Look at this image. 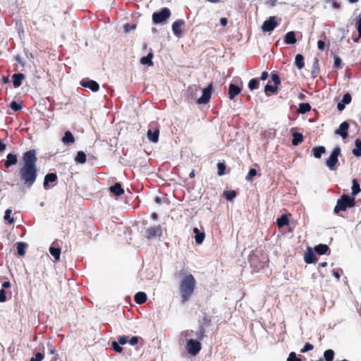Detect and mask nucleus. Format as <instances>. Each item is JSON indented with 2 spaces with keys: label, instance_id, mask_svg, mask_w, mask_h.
Listing matches in <instances>:
<instances>
[{
  "label": "nucleus",
  "instance_id": "obj_8",
  "mask_svg": "<svg viewBox=\"0 0 361 361\" xmlns=\"http://www.w3.org/2000/svg\"><path fill=\"white\" fill-rule=\"evenodd\" d=\"M249 262L251 267L255 271H259L260 270L263 269L267 265V262L261 261L259 257L256 255H251L249 258Z\"/></svg>",
  "mask_w": 361,
  "mask_h": 361
},
{
  "label": "nucleus",
  "instance_id": "obj_14",
  "mask_svg": "<svg viewBox=\"0 0 361 361\" xmlns=\"http://www.w3.org/2000/svg\"><path fill=\"white\" fill-rule=\"evenodd\" d=\"M348 123L347 121H344L340 124L338 129L336 130L335 134L341 135L343 139H345L348 136Z\"/></svg>",
  "mask_w": 361,
  "mask_h": 361
},
{
  "label": "nucleus",
  "instance_id": "obj_25",
  "mask_svg": "<svg viewBox=\"0 0 361 361\" xmlns=\"http://www.w3.org/2000/svg\"><path fill=\"white\" fill-rule=\"evenodd\" d=\"M193 233L195 234V243L198 245L202 243V242L205 238L204 233L200 232L197 228H193Z\"/></svg>",
  "mask_w": 361,
  "mask_h": 361
},
{
  "label": "nucleus",
  "instance_id": "obj_9",
  "mask_svg": "<svg viewBox=\"0 0 361 361\" xmlns=\"http://www.w3.org/2000/svg\"><path fill=\"white\" fill-rule=\"evenodd\" d=\"M163 231L161 225H157L147 228L145 230V237L147 239H152L156 237L162 236Z\"/></svg>",
  "mask_w": 361,
  "mask_h": 361
},
{
  "label": "nucleus",
  "instance_id": "obj_20",
  "mask_svg": "<svg viewBox=\"0 0 361 361\" xmlns=\"http://www.w3.org/2000/svg\"><path fill=\"white\" fill-rule=\"evenodd\" d=\"M25 79L23 73H15L12 75V82L15 87H18L22 85L23 80Z\"/></svg>",
  "mask_w": 361,
  "mask_h": 361
},
{
  "label": "nucleus",
  "instance_id": "obj_6",
  "mask_svg": "<svg viewBox=\"0 0 361 361\" xmlns=\"http://www.w3.org/2000/svg\"><path fill=\"white\" fill-rule=\"evenodd\" d=\"M171 16V11L168 8H163L160 11L152 14L154 23L159 24L166 21Z\"/></svg>",
  "mask_w": 361,
  "mask_h": 361
},
{
  "label": "nucleus",
  "instance_id": "obj_18",
  "mask_svg": "<svg viewBox=\"0 0 361 361\" xmlns=\"http://www.w3.org/2000/svg\"><path fill=\"white\" fill-rule=\"evenodd\" d=\"M18 163V157L16 154H8L6 156V160L4 162V166L6 169H9L11 166L16 165Z\"/></svg>",
  "mask_w": 361,
  "mask_h": 361
},
{
  "label": "nucleus",
  "instance_id": "obj_11",
  "mask_svg": "<svg viewBox=\"0 0 361 361\" xmlns=\"http://www.w3.org/2000/svg\"><path fill=\"white\" fill-rule=\"evenodd\" d=\"M278 23L276 21L274 16L270 17L267 20H265L262 25V30L264 32H271L277 26Z\"/></svg>",
  "mask_w": 361,
  "mask_h": 361
},
{
  "label": "nucleus",
  "instance_id": "obj_46",
  "mask_svg": "<svg viewBox=\"0 0 361 361\" xmlns=\"http://www.w3.org/2000/svg\"><path fill=\"white\" fill-rule=\"evenodd\" d=\"M195 333L193 330H185L182 333V335L185 336L187 340L189 338H192V337L195 336Z\"/></svg>",
  "mask_w": 361,
  "mask_h": 361
},
{
  "label": "nucleus",
  "instance_id": "obj_57",
  "mask_svg": "<svg viewBox=\"0 0 361 361\" xmlns=\"http://www.w3.org/2000/svg\"><path fill=\"white\" fill-rule=\"evenodd\" d=\"M341 64V59L339 56L334 57V66L335 67H339Z\"/></svg>",
  "mask_w": 361,
  "mask_h": 361
},
{
  "label": "nucleus",
  "instance_id": "obj_10",
  "mask_svg": "<svg viewBox=\"0 0 361 361\" xmlns=\"http://www.w3.org/2000/svg\"><path fill=\"white\" fill-rule=\"evenodd\" d=\"M213 90V83L210 82L207 87L203 89L202 96L197 99V103L200 104H207L212 96V91Z\"/></svg>",
  "mask_w": 361,
  "mask_h": 361
},
{
  "label": "nucleus",
  "instance_id": "obj_24",
  "mask_svg": "<svg viewBox=\"0 0 361 361\" xmlns=\"http://www.w3.org/2000/svg\"><path fill=\"white\" fill-rule=\"evenodd\" d=\"M304 259L307 264H312L317 262V257L311 250H309L305 253Z\"/></svg>",
  "mask_w": 361,
  "mask_h": 361
},
{
  "label": "nucleus",
  "instance_id": "obj_5",
  "mask_svg": "<svg viewBox=\"0 0 361 361\" xmlns=\"http://www.w3.org/2000/svg\"><path fill=\"white\" fill-rule=\"evenodd\" d=\"M200 341L201 340H198L197 338L196 340H194L193 338H189L187 340L185 348L190 355L195 356L199 353L202 348Z\"/></svg>",
  "mask_w": 361,
  "mask_h": 361
},
{
  "label": "nucleus",
  "instance_id": "obj_2",
  "mask_svg": "<svg viewBox=\"0 0 361 361\" xmlns=\"http://www.w3.org/2000/svg\"><path fill=\"white\" fill-rule=\"evenodd\" d=\"M196 286V281L192 274L185 275L180 283V293L182 302L189 300L193 294Z\"/></svg>",
  "mask_w": 361,
  "mask_h": 361
},
{
  "label": "nucleus",
  "instance_id": "obj_62",
  "mask_svg": "<svg viewBox=\"0 0 361 361\" xmlns=\"http://www.w3.org/2000/svg\"><path fill=\"white\" fill-rule=\"evenodd\" d=\"M10 287H11V283L8 281H4L2 283V289L5 290L6 288H8Z\"/></svg>",
  "mask_w": 361,
  "mask_h": 361
},
{
  "label": "nucleus",
  "instance_id": "obj_15",
  "mask_svg": "<svg viewBox=\"0 0 361 361\" xmlns=\"http://www.w3.org/2000/svg\"><path fill=\"white\" fill-rule=\"evenodd\" d=\"M240 92H241V88L240 87H238V85H236L233 83H231L229 85L228 92L229 99H231V100L234 99V98L238 94H239L240 93Z\"/></svg>",
  "mask_w": 361,
  "mask_h": 361
},
{
  "label": "nucleus",
  "instance_id": "obj_51",
  "mask_svg": "<svg viewBox=\"0 0 361 361\" xmlns=\"http://www.w3.org/2000/svg\"><path fill=\"white\" fill-rule=\"evenodd\" d=\"M121 344L118 342L114 341L112 343L113 350L116 353H121L123 351V348L120 346Z\"/></svg>",
  "mask_w": 361,
  "mask_h": 361
},
{
  "label": "nucleus",
  "instance_id": "obj_16",
  "mask_svg": "<svg viewBox=\"0 0 361 361\" xmlns=\"http://www.w3.org/2000/svg\"><path fill=\"white\" fill-rule=\"evenodd\" d=\"M57 179H58V177L56 173H47L44 176V183H43V186H44V189L45 190L49 189V184L50 183L56 182Z\"/></svg>",
  "mask_w": 361,
  "mask_h": 361
},
{
  "label": "nucleus",
  "instance_id": "obj_64",
  "mask_svg": "<svg viewBox=\"0 0 361 361\" xmlns=\"http://www.w3.org/2000/svg\"><path fill=\"white\" fill-rule=\"evenodd\" d=\"M333 275L336 279L338 280L340 279V274L338 271L333 270Z\"/></svg>",
  "mask_w": 361,
  "mask_h": 361
},
{
  "label": "nucleus",
  "instance_id": "obj_22",
  "mask_svg": "<svg viewBox=\"0 0 361 361\" xmlns=\"http://www.w3.org/2000/svg\"><path fill=\"white\" fill-rule=\"evenodd\" d=\"M296 41L295 33L293 31H290L286 34L284 42L286 44H294Z\"/></svg>",
  "mask_w": 361,
  "mask_h": 361
},
{
  "label": "nucleus",
  "instance_id": "obj_17",
  "mask_svg": "<svg viewBox=\"0 0 361 361\" xmlns=\"http://www.w3.org/2000/svg\"><path fill=\"white\" fill-rule=\"evenodd\" d=\"M185 24V22L183 20L180 19L175 21L172 25V30L173 32V34L177 36L180 37L182 33L181 27Z\"/></svg>",
  "mask_w": 361,
  "mask_h": 361
},
{
  "label": "nucleus",
  "instance_id": "obj_50",
  "mask_svg": "<svg viewBox=\"0 0 361 361\" xmlns=\"http://www.w3.org/2000/svg\"><path fill=\"white\" fill-rule=\"evenodd\" d=\"M314 349V345L310 343H306L303 347V348H302L300 350V352L304 353H306V352H308V351H310Z\"/></svg>",
  "mask_w": 361,
  "mask_h": 361
},
{
  "label": "nucleus",
  "instance_id": "obj_7",
  "mask_svg": "<svg viewBox=\"0 0 361 361\" xmlns=\"http://www.w3.org/2000/svg\"><path fill=\"white\" fill-rule=\"evenodd\" d=\"M211 319L204 316L202 318V324L199 326L198 330L195 333L196 338L198 340H203L206 337V330L204 326H209L211 324Z\"/></svg>",
  "mask_w": 361,
  "mask_h": 361
},
{
  "label": "nucleus",
  "instance_id": "obj_61",
  "mask_svg": "<svg viewBox=\"0 0 361 361\" xmlns=\"http://www.w3.org/2000/svg\"><path fill=\"white\" fill-rule=\"evenodd\" d=\"M268 77H269L268 72L264 71V72H262V73L261 75L260 79L262 80H266L268 78Z\"/></svg>",
  "mask_w": 361,
  "mask_h": 361
},
{
  "label": "nucleus",
  "instance_id": "obj_43",
  "mask_svg": "<svg viewBox=\"0 0 361 361\" xmlns=\"http://www.w3.org/2000/svg\"><path fill=\"white\" fill-rule=\"evenodd\" d=\"M10 108L14 111H18L22 109V102L18 103L16 101H12L10 104Z\"/></svg>",
  "mask_w": 361,
  "mask_h": 361
},
{
  "label": "nucleus",
  "instance_id": "obj_55",
  "mask_svg": "<svg viewBox=\"0 0 361 361\" xmlns=\"http://www.w3.org/2000/svg\"><path fill=\"white\" fill-rule=\"evenodd\" d=\"M6 291L4 289H1L0 290V302H4L6 301Z\"/></svg>",
  "mask_w": 361,
  "mask_h": 361
},
{
  "label": "nucleus",
  "instance_id": "obj_54",
  "mask_svg": "<svg viewBox=\"0 0 361 361\" xmlns=\"http://www.w3.org/2000/svg\"><path fill=\"white\" fill-rule=\"evenodd\" d=\"M118 342L121 345H125L128 342V336H122L118 338Z\"/></svg>",
  "mask_w": 361,
  "mask_h": 361
},
{
  "label": "nucleus",
  "instance_id": "obj_58",
  "mask_svg": "<svg viewBox=\"0 0 361 361\" xmlns=\"http://www.w3.org/2000/svg\"><path fill=\"white\" fill-rule=\"evenodd\" d=\"M324 47H325V42L322 40H319L317 42V47L319 50H324Z\"/></svg>",
  "mask_w": 361,
  "mask_h": 361
},
{
  "label": "nucleus",
  "instance_id": "obj_36",
  "mask_svg": "<svg viewBox=\"0 0 361 361\" xmlns=\"http://www.w3.org/2000/svg\"><path fill=\"white\" fill-rule=\"evenodd\" d=\"M353 185H352V195L353 196H355L357 195L360 192V184L359 183L357 182V180L354 178L353 179Z\"/></svg>",
  "mask_w": 361,
  "mask_h": 361
},
{
  "label": "nucleus",
  "instance_id": "obj_32",
  "mask_svg": "<svg viewBox=\"0 0 361 361\" xmlns=\"http://www.w3.org/2000/svg\"><path fill=\"white\" fill-rule=\"evenodd\" d=\"M335 353L333 350L329 349L324 351V357L325 361H333L334 359ZM312 361H323L322 359L319 360H312Z\"/></svg>",
  "mask_w": 361,
  "mask_h": 361
},
{
  "label": "nucleus",
  "instance_id": "obj_53",
  "mask_svg": "<svg viewBox=\"0 0 361 361\" xmlns=\"http://www.w3.org/2000/svg\"><path fill=\"white\" fill-rule=\"evenodd\" d=\"M351 95L349 93H346L343 95L342 102L345 104H348L351 102Z\"/></svg>",
  "mask_w": 361,
  "mask_h": 361
},
{
  "label": "nucleus",
  "instance_id": "obj_41",
  "mask_svg": "<svg viewBox=\"0 0 361 361\" xmlns=\"http://www.w3.org/2000/svg\"><path fill=\"white\" fill-rule=\"evenodd\" d=\"M259 87V79L253 78L250 80L248 82V88L250 90H254Z\"/></svg>",
  "mask_w": 361,
  "mask_h": 361
},
{
  "label": "nucleus",
  "instance_id": "obj_12",
  "mask_svg": "<svg viewBox=\"0 0 361 361\" xmlns=\"http://www.w3.org/2000/svg\"><path fill=\"white\" fill-rule=\"evenodd\" d=\"M159 129L157 124H154V128L152 129V126H151V128H149L147 131V137L148 139L154 143H157L159 141Z\"/></svg>",
  "mask_w": 361,
  "mask_h": 361
},
{
  "label": "nucleus",
  "instance_id": "obj_56",
  "mask_svg": "<svg viewBox=\"0 0 361 361\" xmlns=\"http://www.w3.org/2000/svg\"><path fill=\"white\" fill-rule=\"evenodd\" d=\"M139 338L138 336H133L130 341H128L129 343L131 345H135L138 343Z\"/></svg>",
  "mask_w": 361,
  "mask_h": 361
},
{
  "label": "nucleus",
  "instance_id": "obj_1",
  "mask_svg": "<svg viewBox=\"0 0 361 361\" xmlns=\"http://www.w3.org/2000/svg\"><path fill=\"white\" fill-rule=\"evenodd\" d=\"M37 157L35 149H30L24 152L21 157V164L17 171L20 183L30 188L35 184L38 176Z\"/></svg>",
  "mask_w": 361,
  "mask_h": 361
},
{
  "label": "nucleus",
  "instance_id": "obj_52",
  "mask_svg": "<svg viewBox=\"0 0 361 361\" xmlns=\"http://www.w3.org/2000/svg\"><path fill=\"white\" fill-rule=\"evenodd\" d=\"M44 358V355L42 353H37L35 355L30 358V361H42Z\"/></svg>",
  "mask_w": 361,
  "mask_h": 361
},
{
  "label": "nucleus",
  "instance_id": "obj_48",
  "mask_svg": "<svg viewBox=\"0 0 361 361\" xmlns=\"http://www.w3.org/2000/svg\"><path fill=\"white\" fill-rule=\"evenodd\" d=\"M257 175V171L255 169H250L247 176L246 180L247 181H252L253 179V177Z\"/></svg>",
  "mask_w": 361,
  "mask_h": 361
},
{
  "label": "nucleus",
  "instance_id": "obj_29",
  "mask_svg": "<svg viewBox=\"0 0 361 361\" xmlns=\"http://www.w3.org/2000/svg\"><path fill=\"white\" fill-rule=\"evenodd\" d=\"M319 73V60L317 58H314L312 67V77L316 78Z\"/></svg>",
  "mask_w": 361,
  "mask_h": 361
},
{
  "label": "nucleus",
  "instance_id": "obj_42",
  "mask_svg": "<svg viewBox=\"0 0 361 361\" xmlns=\"http://www.w3.org/2000/svg\"><path fill=\"white\" fill-rule=\"evenodd\" d=\"M278 87L275 85H266L264 87V92L267 95H269V92L276 93L278 90Z\"/></svg>",
  "mask_w": 361,
  "mask_h": 361
},
{
  "label": "nucleus",
  "instance_id": "obj_37",
  "mask_svg": "<svg viewBox=\"0 0 361 361\" xmlns=\"http://www.w3.org/2000/svg\"><path fill=\"white\" fill-rule=\"evenodd\" d=\"M311 110V106L309 103H301L299 104L298 112L305 114Z\"/></svg>",
  "mask_w": 361,
  "mask_h": 361
},
{
  "label": "nucleus",
  "instance_id": "obj_23",
  "mask_svg": "<svg viewBox=\"0 0 361 361\" xmlns=\"http://www.w3.org/2000/svg\"><path fill=\"white\" fill-rule=\"evenodd\" d=\"M147 296L144 292H138L134 296V300L137 304L141 305L147 301Z\"/></svg>",
  "mask_w": 361,
  "mask_h": 361
},
{
  "label": "nucleus",
  "instance_id": "obj_30",
  "mask_svg": "<svg viewBox=\"0 0 361 361\" xmlns=\"http://www.w3.org/2000/svg\"><path fill=\"white\" fill-rule=\"evenodd\" d=\"M292 145L294 146L298 145L303 141V135L300 133L295 132L292 135Z\"/></svg>",
  "mask_w": 361,
  "mask_h": 361
},
{
  "label": "nucleus",
  "instance_id": "obj_21",
  "mask_svg": "<svg viewBox=\"0 0 361 361\" xmlns=\"http://www.w3.org/2000/svg\"><path fill=\"white\" fill-rule=\"evenodd\" d=\"M110 192L115 196H121L124 193V190L120 183H116L109 188Z\"/></svg>",
  "mask_w": 361,
  "mask_h": 361
},
{
  "label": "nucleus",
  "instance_id": "obj_45",
  "mask_svg": "<svg viewBox=\"0 0 361 361\" xmlns=\"http://www.w3.org/2000/svg\"><path fill=\"white\" fill-rule=\"evenodd\" d=\"M271 77L274 85L279 87V85L281 84V80L279 75L277 73H272Z\"/></svg>",
  "mask_w": 361,
  "mask_h": 361
},
{
  "label": "nucleus",
  "instance_id": "obj_63",
  "mask_svg": "<svg viewBox=\"0 0 361 361\" xmlns=\"http://www.w3.org/2000/svg\"><path fill=\"white\" fill-rule=\"evenodd\" d=\"M220 23L222 26L225 27L227 23H228V20H227V18H221L220 19Z\"/></svg>",
  "mask_w": 361,
  "mask_h": 361
},
{
  "label": "nucleus",
  "instance_id": "obj_3",
  "mask_svg": "<svg viewBox=\"0 0 361 361\" xmlns=\"http://www.w3.org/2000/svg\"><path fill=\"white\" fill-rule=\"evenodd\" d=\"M355 204V200L354 197H350L348 195H343L337 200L336 204L334 209V212L336 214H338L340 212H345L348 208H352Z\"/></svg>",
  "mask_w": 361,
  "mask_h": 361
},
{
  "label": "nucleus",
  "instance_id": "obj_27",
  "mask_svg": "<svg viewBox=\"0 0 361 361\" xmlns=\"http://www.w3.org/2000/svg\"><path fill=\"white\" fill-rule=\"evenodd\" d=\"M314 251L317 254L322 255L326 254L330 250L327 245L319 244L314 247Z\"/></svg>",
  "mask_w": 361,
  "mask_h": 361
},
{
  "label": "nucleus",
  "instance_id": "obj_40",
  "mask_svg": "<svg viewBox=\"0 0 361 361\" xmlns=\"http://www.w3.org/2000/svg\"><path fill=\"white\" fill-rule=\"evenodd\" d=\"M27 244L23 242H19L17 243V252L20 256H23L25 253V248Z\"/></svg>",
  "mask_w": 361,
  "mask_h": 361
},
{
  "label": "nucleus",
  "instance_id": "obj_35",
  "mask_svg": "<svg viewBox=\"0 0 361 361\" xmlns=\"http://www.w3.org/2000/svg\"><path fill=\"white\" fill-rule=\"evenodd\" d=\"M355 148L353 149V154L357 157H361V140L356 139L355 141Z\"/></svg>",
  "mask_w": 361,
  "mask_h": 361
},
{
  "label": "nucleus",
  "instance_id": "obj_28",
  "mask_svg": "<svg viewBox=\"0 0 361 361\" xmlns=\"http://www.w3.org/2000/svg\"><path fill=\"white\" fill-rule=\"evenodd\" d=\"M154 55L152 52H149L146 56H143L140 59V63L142 65H147L148 66H153L152 58Z\"/></svg>",
  "mask_w": 361,
  "mask_h": 361
},
{
  "label": "nucleus",
  "instance_id": "obj_13",
  "mask_svg": "<svg viewBox=\"0 0 361 361\" xmlns=\"http://www.w3.org/2000/svg\"><path fill=\"white\" fill-rule=\"evenodd\" d=\"M80 84L82 87H87L90 89L92 92H97L99 89V84L94 80L88 79L82 80Z\"/></svg>",
  "mask_w": 361,
  "mask_h": 361
},
{
  "label": "nucleus",
  "instance_id": "obj_26",
  "mask_svg": "<svg viewBox=\"0 0 361 361\" xmlns=\"http://www.w3.org/2000/svg\"><path fill=\"white\" fill-rule=\"evenodd\" d=\"M313 156L317 159H320L322 155L326 152V149L323 146L314 147L312 149Z\"/></svg>",
  "mask_w": 361,
  "mask_h": 361
},
{
  "label": "nucleus",
  "instance_id": "obj_49",
  "mask_svg": "<svg viewBox=\"0 0 361 361\" xmlns=\"http://www.w3.org/2000/svg\"><path fill=\"white\" fill-rule=\"evenodd\" d=\"M287 361H302V360L297 356L295 352H291L287 358Z\"/></svg>",
  "mask_w": 361,
  "mask_h": 361
},
{
  "label": "nucleus",
  "instance_id": "obj_44",
  "mask_svg": "<svg viewBox=\"0 0 361 361\" xmlns=\"http://www.w3.org/2000/svg\"><path fill=\"white\" fill-rule=\"evenodd\" d=\"M217 169H218V176H221L225 174L226 171V164L224 163L219 162L217 164Z\"/></svg>",
  "mask_w": 361,
  "mask_h": 361
},
{
  "label": "nucleus",
  "instance_id": "obj_19",
  "mask_svg": "<svg viewBox=\"0 0 361 361\" xmlns=\"http://www.w3.org/2000/svg\"><path fill=\"white\" fill-rule=\"evenodd\" d=\"M61 140L64 145L68 146L73 144L75 141V139L72 133L68 130L65 132Z\"/></svg>",
  "mask_w": 361,
  "mask_h": 361
},
{
  "label": "nucleus",
  "instance_id": "obj_47",
  "mask_svg": "<svg viewBox=\"0 0 361 361\" xmlns=\"http://www.w3.org/2000/svg\"><path fill=\"white\" fill-rule=\"evenodd\" d=\"M11 209H7L5 212L4 219L7 221L9 224H13L14 222V219L11 218Z\"/></svg>",
  "mask_w": 361,
  "mask_h": 361
},
{
  "label": "nucleus",
  "instance_id": "obj_34",
  "mask_svg": "<svg viewBox=\"0 0 361 361\" xmlns=\"http://www.w3.org/2000/svg\"><path fill=\"white\" fill-rule=\"evenodd\" d=\"M295 65L298 69H302L305 66L304 57L302 54H298L295 58Z\"/></svg>",
  "mask_w": 361,
  "mask_h": 361
},
{
  "label": "nucleus",
  "instance_id": "obj_4",
  "mask_svg": "<svg viewBox=\"0 0 361 361\" xmlns=\"http://www.w3.org/2000/svg\"><path fill=\"white\" fill-rule=\"evenodd\" d=\"M341 154V148L336 147L331 152L329 157L326 161V165L330 170L335 171L338 162V157Z\"/></svg>",
  "mask_w": 361,
  "mask_h": 361
},
{
  "label": "nucleus",
  "instance_id": "obj_60",
  "mask_svg": "<svg viewBox=\"0 0 361 361\" xmlns=\"http://www.w3.org/2000/svg\"><path fill=\"white\" fill-rule=\"evenodd\" d=\"M345 104L342 102L338 103L337 109L338 111H341L345 109Z\"/></svg>",
  "mask_w": 361,
  "mask_h": 361
},
{
  "label": "nucleus",
  "instance_id": "obj_31",
  "mask_svg": "<svg viewBox=\"0 0 361 361\" xmlns=\"http://www.w3.org/2000/svg\"><path fill=\"white\" fill-rule=\"evenodd\" d=\"M276 224L279 228H282L285 226L289 224V219L286 214H283L281 217L278 218L276 220Z\"/></svg>",
  "mask_w": 361,
  "mask_h": 361
},
{
  "label": "nucleus",
  "instance_id": "obj_39",
  "mask_svg": "<svg viewBox=\"0 0 361 361\" xmlns=\"http://www.w3.org/2000/svg\"><path fill=\"white\" fill-rule=\"evenodd\" d=\"M236 195L235 190H227L224 192L223 197L228 201H232L236 197Z\"/></svg>",
  "mask_w": 361,
  "mask_h": 361
},
{
  "label": "nucleus",
  "instance_id": "obj_33",
  "mask_svg": "<svg viewBox=\"0 0 361 361\" xmlns=\"http://www.w3.org/2000/svg\"><path fill=\"white\" fill-rule=\"evenodd\" d=\"M49 252L54 257V262L59 261L61 255V249L59 247L51 246L49 247Z\"/></svg>",
  "mask_w": 361,
  "mask_h": 361
},
{
  "label": "nucleus",
  "instance_id": "obj_38",
  "mask_svg": "<svg viewBox=\"0 0 361 361\" xmlns=\"http://www.w3.org/2000/svg\"><path fill=\"white\" fill-rule=\"evenodd\" d=\"M86 154L82 151H79L75 158V161L80 164H85L86 162Z\"/></svg>",
  "mask_w": 361,
  "mask_h": 361
},
{
  "label": "nucleus",
  "instance_id": "obj_59",
  "mask_svg": "<svg viewBox=\"0 0 361 361\" xmlns=\"http://www.w3.org/2000/svg\"><path fill=\"white\" fill-rule=\"evenodd\" d=\"M357 30L359 34V37H361V18L359 19L357 22Z\"/></svg>",
  "mask_w": 361,
  "mask_h": 361
}]
</instances>
